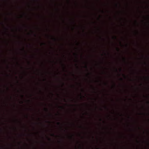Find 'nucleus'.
I'll list each match as a JSON object with an SVG mask.
<instances>
[{
    "instance_id": "nucleus-1",
    "label": "nucleus",
    "mask_w": 149,
    "mask_h": 149,
    "mask_svg": "<svg viewBox=\"0 0 149 149\" xmlns=\"http://www.w3.org/2000/svg\"><path fill=\"white\" fill-rule=\"evenodd\" d=\"M57 124L58 125H60L61 123H60V122H57Z\"/></svg>"
},
{
    "instance_id": "nucleus-2",
    "label": "nucleus",
    "mask_w": 149,
    "mask_h": 149,
    "mask_svg": "<svg viewBox=\"0 0 149 149\" xmlns=\"http://www.w3.org/2000/svg\"><path fill=\"white\" fill-rule=\"evenodd\" d=\"M45 110H46V111H48V110L47 109V108H45Z\"/></svg>"
},
{
    "instance_id": "nucleus-3",
    "label": "nucleus",
    "mask_w": 149,
    "mask_h": 149,
    "mask_svg": "<svg viewBox=\"0 0 149 149\" xmlns=\"http://www.w3.org/2000/svg\"><path fill=\"white\" fill-rule=\"evenodd\" d=\"M52 136H54V134H52Z\"/></svg>"
},
{
    "instance_id": "nucleus-4",
    "label": "nucleus",
    "mask_w": 149,
    "mask_h": 149,
    "mask_svg": "<svg viewBox=\"0 0 149 149\" xmlns=\"http://www.w3.org/2000/svg\"><path fill=\"white\" fill-rule=\"evenodd\" d=\"M53 39L54 40H56V39H55V38H53Z\"/></svg>"
},
{
    "instance_id": "nucleus-5",
    "label": "nucleus",
    "mask_w": 149,
    "mask_h": 149,
    "mask_svg": "<svg viewBox=\"0 0 149 149\" xmlns=\"http://www.w3.org/2000/svg\"><path fill=\"white\" fill-rule=\"evenodd\" d=\"M85 67H86V68H87V66L86 65L85 66Z\"/></svg>"
},
{
    "instance_id": "nucleus-6",
    "label": "nucleus",
    "mask_w": 149,
    "mask_h": 149,
    "mask_svg": "<svg viewBox=\"0 0 149 149\" xmlns=\"http://www.w3.org/2000/svg\"><path fill=\"white\" fill-rule=\"evenodd\" d=\"M117 50L118 51H119V49L118 48H117Z\"/></svg>"
},
{
    "instance_id": "nucleus-7",
    "label": "nucleus",
    "mask_w": 149,
    "mask_h": 149,
    "mask_svg": "<svg viewBox=\"0 0 149 149\" xmlns=\"http://www.w3.org/2000/svg\"><path fill=\"white\" fill-rule=\"evenodd\" d=\"M148 104H149V102L148 101V102H147Z\"/></svg>"
},
{
    "instance_id": "nucleus-8",
    "label": "nucleus",
    "mask_w": 149,
    "mask_h": 149,
    "mask_svg": "<svg viewBox=\"0 0 149 149\" xmlns=\"http://www.w3.org/2000/svg\"><path fill=\"white\" fill-rule=\"evenodd\" d=\"M42 45H45V43H42Z\"/></svg>"
},
{
    "instance_id": "nucleus-9",
    "label": "nucleus",
    "mask_w": 149,
    "mask_h": 149,
    "mask_svg": "<svg viewBox=\"0 0 149 149\" xmlns=\"http://www.w3.org/2000/svg\"><path fill=\"white\" fill-rule=\"evenodd\" d=\"M120 71H121V69H120Z\"/></svg>"
},
{
    "instance_id": "nucleus-10",
    "label": "nucleus",
    "mask_w": 149,
    "mask_h": 149,
    "mask_svg": "<svg viewBox=\"0 0 149 149\" xmlns=\"http://www.w3.org/2000/svg\"><path fill=\"white\" fill-rule=\"evenodd\" d=\"M116 72L118 71L117 69H116Z\"/></svg>"
},
{
    "instance_id": "nucleus-11",
    "label": "nucleus",
    "mask_w": 149,
    "mask_h": 149,
    "mask_svg": "<svg viewBox=\"0 0 149 149\" xmlns=\"http://www.w3.org/2000/svg\"><path fill=\"white\" fill-rule=\"evenodd\" d=\"M123 76L125 77V75L124 74H123Z\"/></svg>"
},
{
    "instance_id": "nucleus-12",
    "label": "nucleus",
    "mask_w": 149,
    "mask_h": 149,
    "mask_svg": "<svg viewBox=\"0 0 149 149\" xmlns=\"http://www.w3.org/2000/svg\"><path fill=\"white\" fill-rule=\"evenodd\" d=\"M22 50H23V51H24V49H22Z\"/></svg>"
},
{
    "instance_id": "nucleus-13",
    "label": "nucleus",
    "mask_w": 149,
    "mask_h": 149,
    "mask_svg": "<svg viewBox=\"0 0 149 149\" xmlns=\"http://www.w3.org/2000/svg\"><path fill=\"white\" fill-rule=\"evenodd\" d=\"M49 140H51V139H49Z\"/></svg>"
},
{
    "instance_id": "nucleus-14",
    "label": "nucleus",
    "mask_w": 149,
    "mask_h": 149,
    "mask_svg": "<svg viewBox=\"0 0 149 149\" xmlns=\"http://www.w3.org/2000/svg\"><path fill=\"white\" fill-rule=\"evenodd\" d=\"M120 79H121V80H123V79H122V78H120Z\"/></svg>"
},
{
    "instance_id": "nucleus-15",
    "label": "nucleus",
    "mask_w": 149,
    "mask_h": 149,
    "mask_svg": "<svg viewBox=\"0 0 149 149\" xmlns=\"http://www.w3.org/2000/svg\"><path fill=\"white\" fill-rule=\"evenodd\" d=\"M23 97V95H22V97Z\"/></svg>"
},
{
    "instance_id": "nucleus-16",
    "label": "nucleus",
    "mask_w": 149,
    "mask_h": 149,
    "mask_svg": "<svg viewBox=\"0 0 149 149\" xmlns=\"http://www.w3.org/2000/svg\"><path fill=\"white\" fill-rule=\"evenodd\" d=\"M116 6H117V4H116Z\"/></svg>"
},
{
    "instance_id": "nucleus-17",
    "label": "nucleus",
    "mask_w": 149,
    "mask_h": 149,
    "mask_svg": "<svg viewBox=\"0 0 149 149\" xmlns=\"http://www.w3.org/2000/svg\"><path fill=\"white\" fill-rule=\"evenodd\" d=\"M101 120H101V119H100V121H101Z\"/></svg>"
},
{
    "instance_id": "nucleus-18",
    "label": "nucleus",
    "mask_w": 149,
    "mask_h": 149,
    "mask_svg": "<svg viewBox=\"0 0 149 149\" xmlns=\"http://www.w3.org/2000/svg\"><path fill=\"white\" fill-rule=\"evenodd\" d=\"M115 39H116V37H115Z\"/></svg>"
},
{
    "instance_id": "nucleus-19",
    "label": "nucleus",
    "mask_w": 149,
    "mask_h": 149,
    "mask_svg": "<svg viewBox=\"0 0 149 149\" xmlns=\"http://www.w3.org/2000/svg\"><path fill=\"white\" fill-rule=\"evenodd\" d=\"M124 61H125V58H124Z\"/></svg>"
},
{
    "instance_id": "nucleus-20",
    "label": "nucleus",
    "mask_w": 149,
    "mask_h": 149,
    "mask_svg": "<svg viewBox=\"0 0 149 149\" xmlns=\"http://www.w3.org/2000/svg\"><path fill=\"white\" fill-rule=\"evenodd\" d=\"M22 103H23V102H22Z\"/></svg>"
},
{
    "instance_id": "nucleus-21",
    "label": "nucleus",
    "mask_w": 149,
    "mask_h": 149,
    "mask_svg": "<svg viewBox=\"0 0 149 149\" xmlns=\"http://www.w3.org/2000/svg\"><path fill=\"white\" fill-rule=\"evenodd\" d=\"M17 83H18V81H17Z\"/></svg>"
},
{
    "instance_id": "nucleus-22",
    "label": "nucleus",
    "mask_w": 149,
    "mask_h": 149,
    "mask_svg": "<svg viewBox=\"0 0 149 149\" xmlns=\"http://www.w3.org/2000/svg\"><path fill=\"white\" fill-rule=\"evenodd\" d=\"M48 122V123H49V122Z\"/></svg>"
}]
</instances>
